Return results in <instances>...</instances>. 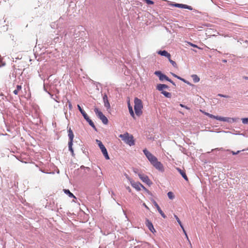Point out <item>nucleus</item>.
<instances>
[{"mask_svg":"<svg viewBox=\"0 0 248 248\" xmlns=\"http://www.w3.org/2000/svg\"><path fill=\"white\" fill-rule=\"evenodd\" d=\"M134 109L135 113L138 116H140L142 113L141 109L143 108L141 101L138 98H135L134 100Z\"/></svg>","mask_w":248,"mask_h":248,"instance_id":"f257e3e1","label":"nucleus"},{"mask_svg":"<svg viewBox=\"0 0 248 248\" xmlns=\"http://www.w3.org/2000/svg\"><path fill=\"white\" fill-rule=\"evenodd\" d=\"M119 137L121 138L125 143L130 146H132L134 144V140H133V136H130L128 133L121 134L120 135Z\"/></svg>","mask_w":248,"mask_h":248,"instance_id":"f03ea898","label":"nucleus"},{"mask_svg":"<svg viewBox=\"0 0 248 248\" xmlns=\"http://www.w3.org/2000/svg\"><path fill=\"white\" fill-rule=\"evenodd\" d=\"M94 111L96 116L102 121L104 124H107L108 123V120L107 118L100 110H99L98 108H95Z\"/></svg>","mask_w":248,"mask_h":248,"instance_id":"7ed1b4c3","label":"nucleus"},{"mask_svg":"<svg viewBox=\"0 0 248 248\" xmlns=\"http://www.w3.org/2000/svg\"><path fill=\"white\" fill-rule=\"evenodd\" d=\"M96 142L98 144V145L99 147L100 150H101V152L103 154L105 158L107 160L109 159V157L108 155V151L105 146L102 143V142L98 140H96Z\"/></svg>","mask_w":248,"mask_h":248,"instance_id":"20e7f679","label":"nucleus"},{"mask_svg":"<svg viewBox=\"0 0 248 248\" xmlns=\"http://www.w3.org/2000/svg\"><path fill=\"white\" fill-rule=\"evenodd\" d=\"M143 152L152 164L155 166V157L146 149H144Z\"/></svg>","mask_w":248,"mask_h":248,"instance_id":"39448f33","label":"nucleus"},{"mask_svg":"<svg viewBox=\"0 0 248 248\" xmlns=\"http://www.w3.org/2000/svg\"><path fill=\"white\" fill-rule=\"evenodd\" d=\"M238 119H239L238 118H230L218 116L217 120L232 123L237 122Z\"/></svg>","mask_w":248,"mask_h":248,"instance_id":"423d86ee","label":"nucleus"},{"mask_svg":"<svg viewBox=\"0 0 248 248\" xmlns=\"http://www.w3.org/2000/svg\"><path fill=\"white\" fill-rule=\"evenodd\" d=\"M138 176L140 180L144 183L147 184L148 185H150L152 184L148 177L142 173H139Z\"/></svg>","mask_w":248,"mask_h":248,"instance_id":"0eeeda50","label":"nucleus"},{"mask_svg":"<svg viewBox=\"0 0 248 248\" xmlns=\"http://www.w3.org/2000/svg\"><path fill=\"white\" fill-rule=\"evenodd\" d=\"M156 76L159 78V80L162 82L165 80L170 81V78L160 71H156Z\"/></svg>","mask_w":248,"mask_h":248,"instance_id":"6e6552de","label":"nucleus"},{"mask_svg":"<svg viewBox=\"0 0 248 248\" xmlns=\"http://www.w3.org/2000/svg\"><path fill=\"white\" fill-rule=\"evenodd\" d=\"M103 102L104 104V106L108 110L110 108V105L109 103L107 95L106 94H104L103 97Z\"/></svg>","mask_w":248,"mask_h":248,"instance_id":"1a4fd4ad","label":"nucleus"},{"mask_svg":"<svg viewBox=\"0 0 248 248\" xmlns=\"http://www.w3.org/2000/svg\"><path fill=\"white\" fill-rule=\"evenodd\" d=\"M156 170H157L161 172H163L165 170L164 167L163 165L159 161H157L156 159Z\"/></svg>","mask_w":248,"mask_h":248,"instance_id":"9d476101","label":"nucleus"},{"mask_svg":"<svg viewBox=\"0 0 248 248\" xmlns=\"http://www.w3.org/2000/svg\"><path fill=\"white\" fill-rule=\"evenodd\" d=\"M131 184L132 186L134 188H135L136 189H137V190H140L141 189V187H142L143 188H145L144 186L139 182H131Z\"/></svg>","mask_w":248,"mask_h":248,"instance_id":"9b49d317","label":"nucleus"},{"mask_svg":"<svg viewBox=\"0 0 248 248\" xmlns=\"http://www.w3.org/2000/svg\"><path fill=\"white\" fill-rule=\"evenodd\" d=\"M173 5L175 7L180 8H185L189 10H192V8L191 6L186 5V4H179V3H175L173 4Z\"/></svg>","mask_w":248,"mask_h":248,"instance_id":"f8f14e48","label":"nucleus"},{"mask_svg":"<svg viewBox=\"0 0 248 248\" xmlns=\"http://www.w3.org/2000/svg\"><path fill=\"white\" fill-rule=\"evenodd\" d=\"M145 224L152 232H154V231H155L153 223L149 219H146Z\"/></svg>","mask_w":248,"mask_h":248,"instance_id":"ddd939ff","label":"nucleus"},{"mask_svg":"<svg viewBox=\"0 0 248 248\" xmlns=\"http://www.w3.org/2000/svg\"><path fill=\"white\" fill-rule=\"evenodd\" d=\"M157 53L159 55L162 56L166 57L167 58H169V57H171L170 54L166 50H159L157 52Z\"/></svg>","mask_w":248,"mask_h":248,"instance_id":"4468645a","label":"nucleus"},{"mask_svg":"<svg viewBox=\"0 0 248 248\" xmlns=\"http://www.w3.org/2000/svg\"><path fill=\"white\" fill-rule=\"evenodd\" d=\"M169 86L164 84H158L157 85L156 88L159 91H164L165 89H168Z\"/></svg>","mask_w":248,"mask_h":248,"instance_id":"2eb2a0df","label":"nucleus"},{"mask_svg":"<svg viewBox=\"0 0 248 248\" xmlns=\"http://www.w3.org/2000/svg\"><path fill=\"white\" fill-rule=\"evenodd\" d=\"M84 118L86 120V121L89 123V125L92 126L94 130H96V128L93 123V122L90 119L88 115L84 117Z\"/></svg>","mask_w":248,"mask_h":248,"instance_id":"dca6fc26","label":"nucleus"},{"mask_svg":"<svg viewBox=\"0 0 248 248\" xmlns=\"http://www.w3.org/2000/svg\"><path fill=\"white\" fill-rule=\"evenodd\" d=\"M176 169L178 170V171L180 173V174L182 175V176L183 177V178L185 180L187 181L188 178L186 174L185 171L184 170H181V169H180L179 168H176Z\"/></svg>","mask_w":248,"mask_h":248,"instance_id":"f3484780","label":"nucleus"},{"mask_svg":"<svg viewBox=\"0 0 248 248\" xmlns=\"http://www.w3.org/2000/svg\"><path fill=\"white\" fill-rule=\"evenodd\" d=\"M68 136L69 139V142H73V139L74 138V135L73 134L72 130H71V129L70 128L68 129Z\"/></svg>","mask_w":248,"mask_h":248,"instance_id":"a211bd4d","label":"nucleus"},{"mask_svg":"<svg viewBox=\"0 0 248 248\" xmlns=\"http://www.w3.org/2000/svg\"><path fill=\"white\" fill-rule=\"evenodd\" d=\"M156 209L157 210L158 212L160 214L161 216L164 218H165L166 217V216L165 215V214L163 213V212L162 211V210L157 203H156Z\"/></svg>","mask_w":248,"mask_h":248,"instance_id":"6ab92c4d","label":"nucleus"},{"mask_svg":"<svg viewBox=\"0 0 248 248\" xmlns=\"http://www.w3.org/2000/svg\"><path fill=\"white\" fill-rule=\"evenodd\" d=\"M161 93L163 94L167 98H170L171 97V94L168 92L162 91H161Z\"/></svg>","mask_w":248,"mask_h":248,"instance_id":"aec40b11","label":"nucleus"},{"mask_svg":"<svg viewBox=\"0 0 248 248\" xmlns=\"http://www.w3.org/2000/svg\"><path fill=\"white\" fill-rule=\"evenodd\" d=\"M64 193L70 198H76L75 196L68 189H64Z\"/></svg>","mask_w":248,"mask_h":248,"instance_id":"412c9836","label":"nucleus"},{"mask_svg":"<svg viewBox=\"0 0 248 248\" xmlns=\"http://www.w3.org/2000/svg\"><path fill=\"white\" fill-rule=\"evenodd\" d=\"M193 80L195 83L198 82L200 81V78L197 75H192L191 76Z\"/></svg>","mask_w":248,"mask_h":248,"instance_id":"4be33fe9","label":"nucleus"},{"mask_svg":"<svg viewBox=\"0 0 248 248\" xmlns=\"http://www.w3.org/2000/svg\"><path fill=\"white\" fill-rule=\"evenodd\" d=\"M21 89H22L21 85H17L16 89H15L13 91L14 93L16 95L17 94L19 91H20L21 90Z\"/></svg>","mask_w":248,"mask_h":248,"instance_id":"5701e85b","label":"nucleus"},{"mask_svg":"<svg viewBox=\"0 0 248 248\" xmlns=\"http://www.w3.org/2000/svg\"><path fill=\"white\" fill-rule=\"evenodd\" d=\"M204 114L206 116H208L209 117L211 118H213L216 120H217L218 116H215L213 114H210L208 112H204Z\"/></svg>","mask_w":248,"mask_h":248,"instance_id":"b1692460","label":"nucleus"},{"mask_svg":"<svg viewBox=\"0 0 248 248\" xmlns=\"http://www.w3.org/2000/svg\"><path fill=\"white\" fill-rule=\"evenodd\" d=\"M72 145H73V142H68L69 150L71 152L72 155H74V150L72 148Z\"/></svg>","mask_w":248,"mask_h":248,"instance_id":"393cba45","label":"nucleus"},{"mask_svg":"<svg viewBox=\"0 0 248 248\" xmlns=\"http://www.w3.org/2000/svg\"><path fill=\"white\" fill-rule=\"evenodd\" d=\"M172 75L173 77L176 78H177L183 81V82H184L185 83H187V84H189V82L188 81H187L184 78H181L180 77H179L177 75L174 74H172Z\"/></svg>","mask_w":248,"mask_h":248,"instance_id":"a878e982","label":"nucleus"},{"mask_svg":"<svg viewBox=\"0 0 248 248\" xmlns=\"http://www.w3.org/2000/svg\"><path fill=\"white\" fill-rule=\"evenodd\" d=\"M128 109H129V113H130V115H131V116L132 117H133L134 118V116H135L132 107L131 106H130V104H129V105H128Z\"/></svg>","mask_w":248,"mask_h":248,"instance_id":"bb28decb","label":"nucleus"},{"mask_svg":"<svg viewBox=\"0 0 248 248\" xmlns=\"http://www.w3.org/2000/svg\"><path fill=\"white\" fill-rule=\"evenodd\" d=\"M167 195L169 197V198L170 200H172L174 198V195L173 193V192L170 191L167 193Z\"/></svg>","mask_w":248,"mask_h":248,"instance_id":"cd10ccee","label":"nucleus"},{"mask_svg":"<svg viewBox=\"0 0 248 248\" xmlns=\"http://www.w3.org/2000/svg\"><path fill=\"white\" fill-rule=\"evenodd\" d=\"M49 87H50V88L51 90H56L57 92H58V90L56 88V85H54V83H52L51 82L49 84Z\"/></svg>","mask_w":248,"mask_h":248,"instance_id":"c85d7f7f","label":"nucleus"},{"mask_svg":"<svg viewBox=\"0 0 248 248\" xmlns=\"http://www.w3.org/2000/svg\"><path fill=\"white\" fill-rule=\"evenodd\" d=\"M171 57L168 58L170 63L173 65V67H176L177 66L176 63L171 59Z\"/></svg>","mask_w":248,"mask_h":248,"instance_id":"c756f323","label":"nucleus"},{"mask_svg":"<svg viewBox=\"0 0 248 248\" xmlns=\"http://www.w3.org/2000/svg\"><path fill=\"white\" fill-rule=\"evenodd\" d=\"M143 1L145 2L148 5L154 4V2L151 0H142Z\"/></svg>","mask_w":248,"mask_h":248,"instance_id":"7c9ffc66","label":"nucleus"},{"mask_svg":"<svg viewBox=\"0 0 248 248\" xmlns=\"http://www.w3.org/2000/svg\"><path fill=\"white\" fill-rule=\"evenodd\" d=\"M242 123L244 124H248V118H243L241 119Z\"/></svg>","mask_w":248,"mask_h":248,"instance_id":"2f4dec72","label":"nucleus"},{"mask_svg":"<svg viewBox=\"0 0 248 248\" xmlns=\"http://www.w3.org/2000/svg\"><path fill=\"white\" fill-rule=\"evenodd\" d=\"M174 217L175 218V219H176V220H177V222L179 223V224H181V222L180 220L179 219V218H178V217L176 215H174Z\"/></svg>","mask_w":248,"mask_h":248,"instance_id":"473e14b6","label":"nucleus"},{"mask_svg":"<svg viewBox=\"0 0 248 248\" xmlns=\"http://www.w3.org/2000/svg\"><path fill=\"white\" fill-rule=\"evenodd\" d=\"M60 40V39L59 37H57L54 38V41L55 43H57Z\"/></svg>","mask_w":248,"mask_h":248,"instance_id":"72a5a7b5","label":"nucleus"},{"mask_svg":"<svg viewBox=\"0 0 248 248\" xmlns=\"http://www.w3.org/2000/svg\"><path fill=\"white\" fill-rule=\"evenodd\" d=\"M218 96L222 97H225V98H229V96L228 95H224V94H218Z\"/></svg>","mask_w":248,"mask_h":248,"instance_id":"f704fd0d","label":"nucleus"},{"mask_svg":"<svg viewBox=\"0 0 248 248\" xmlns=\"http://www.w3.org/2000/svg\"><path fill=\"white\" fill-rule=\"evenodd\" d=\"M240 152V151H237V152H234V151H231V153H232V154L233 155H237L238 154H239V153Z\"/></svg>","mask_w":248,"mask_h":248,"instance_id":"c9c22d12","label":"nucleus"},{"mask_svg":"<svg viewBox=\"0 0 248 248\" xmlns=\"http://www.w3.org/2000/svg\"><path fill=\"white\" fill-rule=\"evenodd\" d=\"M80 113L82 114L83 117H86L87 115V114H86V113L85 112V111L84 110H83Z\"/></svg>","mask_w":248,"mask_h":248,"instance_id":"e433bc0d","label":"nucleus"},{"mask_svg":"<svg viewBox=\"0 0 248 248\" xmlns=\"http://www.w3.org/2000/svg\"><path fill=\"white\" fill-rule=\"evenodd\" d=\"M180 106L181 107H183V108H185L187 109H189V108L188 107H187V106H185V105H183V104H181L180 105Z\"/></svg>","mask_w":248,"mask_h":248,"instance_id":"4c0bfd02","label":"nucleus"},{"mask_svg":"<svg viewBox=\"0 0 248 248\" xmlns=\"http://www.w3.org/2000/svg\"><path fill=\"white\" fill-rule=\"evenodd\" d=\"M78 108L80 112L84 110L79 105H78Z\"/></svg>","mask_w":248,"mask_h":248,"instance_id":"58836bf2","label":"nucleus"},{"mask_svg":"<svg viewBox=\"0 0 248 248\" xmlns=\"http://www.w3.org/2000/svg\"><path fill=\"white\" fill-rule=\"evenodd\" d=\"M189 44L193 46V47H197V48H199L198 46L196 45H195V44H193L192 43H189Z\"/></svg>","mask_w":248,"mask_h":248,"instance_id":"ea45409f","label":"nucleus"},{"mask_svg":"<svg viewBox=\"0 0 248 248\" xmlns=\"http://www.w3.org/2000/svg\"><path fill=\"white\" fill-rule=\"evenodd\" d=\"M172 84V85H173L174 86H176V84L173 81H172L170 79V81H169Z\"/></svg>","mask_w":248,"mask_h":248,"instance_id":"a19ab883","label":"nucleus"},{"mask_svg":"<svg viewBox=\"0 0 248 248\" xmlns=\"http://www.w3.org/2000/svg\"><path fill=\"white\" fill-rule=\"evenodd\" d=\"M68 106L70 109H71L72 108V105L70 102H69Z\"/></svg>","mask_w":248,"mask_h":248,"instance_id":"79ce46f5","label":"nucleus"},{"mask_svg":"<svg viewBox=\"0 0 248 248\" xmlns=\"http://www.w3.org/2000/svg\"><path fill=\"white\" fill-rule=\"evenodd\" d=\"M179 225H180V227H181V228L182 229L183 231L184 230H185L183 225L182 224V223L181 224H180Z\"/></svg>","mask_w":248,"mask_h":248,"instance_id":"37998d69","label":"nucleus"},{"mask_svg":"<svg viewBox=\"0 0 248 248\" xmlns=\"http://www.w3.org/2000/svg\"><path fill=\"white\" fill-rule=\"evenodd\" d=\"M179 225H180V227H181V228L182 229L183 231L184 230H185L183 225L182 224V223L181 224H180Z\"/></svg>","mask_w":248,"mask_h":248,"instance_id":"c03bdc74","label":"nucleus"},{"mask_svg":"<svg viewBox=\"0 0 248 248\" xmlns=\"http://www.w3.org/2000/svg\"><path fill=\"white\" fill-rule=\"evenodd\" d=\"M81 168H85V167L83 166H81ZM86 168L88 170H90V168L89 167H86Z\"/></svg>","mask_w":248,"mask_h":248,"instance_id":"a18cd8bd","label":"nucleus"},{"mask_svg":"<svg viewBox=\"0 0 248 248\" xmlns=\"http://www.w3.org/2000/svg\"><path fill=\"white\" fill-rule=\"evenodd\" d=\"M127 189L129 191V192L131 191V189L129 186L127 187Z\"/></svg>","mask_w":248,"mask_h":248,"instance_id":"49530a36","label":"nucleus"},{"mask_svg":"<svg viewBox=\"0 0 248 248\" xmlns=\"http://www.w3.org/2000/svg\"><path fill=\"white\" fill-rule=\"evenodd\" d=\"M185 235H186V238H187V239L189 241V239H188V236H187V234H185Z\"/></svg>","mask_w":248,"mask_h":248,"instance_id":"de8ad7c7","label":"nucleus"},{"mask_svg":"<svg viewBox=\"0 0 248 248\" xmlns=\"http://www.w3.org/2000/svg\"><path fill=\"white\" fill-rule=\"evenodd\" d=\"M183 232H184L185 234H186V232L185 230H183Z\"/></svg>","mask_w":248,"mask_h":248,"instance_id":"09e8293b","label":"nucleus"},{"mask_svg":"<svg viewBox=\"0 0 248 248\" xmlns=\"http://www.w3.org/2000/svg\"><path fill=\"white\" fill-rule=\"evenodd\" d=\"M58 82V80H56V79H55L54 81V83H56Z\"/></svg>","mask_w":248,"mask_h":248,"instance_id":"8fccbe9b","label":"nucleus"},{"mask_svg":"<svg viewBox=\"0 0 248 248\" xmlns=\"http://www.w3.org/2000/svg\"><path fill=\"white\" fill-rule=\"evenodd\" d=\"M143 205L147 208H148V207L146 205L145 203H143Z\"/></svg>","mask_w":248,"mask_h":248,"instance_id":"3c124183","label":"nucleus"},{"mask_svg":"<svg viewBox=\"0 0 248 248\" xmlns=\"http://www.w3.org/2000/svg\"><path fill=\"white\" fill-rule=\"evenodd\" d=\"M44 89L46 90V83H44Z\"/></svg>","mask_w":248,"mask_h":248,"instance_id":"603ef678","label":"nucleus"},{"mask_svg":"<svg viewBox=\"0 0 248 248\" xmlns=\"http://www.w3.org/2000/svg\"><path fill=\"white\" fill-rule=\"evenodd\" d=\"M54 100L56 101V102H59V101H57V100H56V99H54Z\"/></svg>","mask_w":248,"mask_h":248,"instance_id":"864d4df0","label":"nucleus"},{"mask_svg":"<svg viewBox=\"0 0 248 248\" xmlns=\"http://www.w3.org/2000/svg\"><path fill=\"white\" fill-rule=\"evenodd\" d=\"M64 35L66 36L67 35V33H65Z\"/></svg>","mask_w":248,"mask_h":248,"instance_id":"5fc2aeb1","label":"nucleus"},{"mask_svg":"<svg viewBox=\"0 0 248 248\" xmlns=\"http://www.w3.org/2000/svg\"><path fill=\"white\" fill-rule=\"evenodd\" d=\"M226 133H231L229 131H227V132H225Z\"/></svg>","mask_w":248,"mask_h":248,"instance_id":"6e6d98bb","label":"nucleus"},{"mask_svg":"<svg viewBox=\"0 0 248 248\" xmlns=\"http://www.w3.org/2000/svg\"><path fill=\"white\" fill-rule=\"evenodd\" d=\"M223 62H226L227 61H226V60H224Z\"/></svg>","mask_w":248,"mask_h":248,"instance_id":"4d7b16f0","label":"nucleus"},{"mask_svg":"<svg viewBox=\"0 0 248 248\" xmlns=\"http://www.w3.org/2000/svg\"><path fill=\"white\" fill-rule=\"evenodd\" d=\"M153 203H154V204H155V201H153Z\"/></svg>","mask_w":248,"mask_h":248,"instance_id":"13d9d810","label":"nucleus"},{"mask_svg":"<svg viewBox=\"0 0 248 248\" xmlns=\"http://www.w3.org/2000/svg\"><path fill=\"white\" fill-rule=\"evenodd\" d=\"M246 79H248V78H246Z\"/></svg>","mask_w":248,"mask_h":248,"instance_id":"bf43d9fd","label":"nucleus"}]
</instances>
